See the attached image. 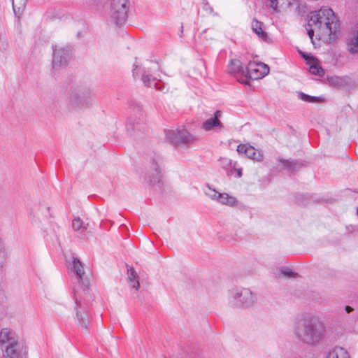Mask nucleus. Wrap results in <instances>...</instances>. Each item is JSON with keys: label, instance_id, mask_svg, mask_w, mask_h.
<instances>
[{"label": "nucleus", "instance_id": "1", "mask_svg": "<svg viewBox=\"0 0 358 358\" xmlns=\"http://www.w3.org/2000/svg\"><path fill=\"white\" fill-rule=\"evenodd\" d=\"M294 334L296 338L303 343L315 345L324 336L323 331L317 328L316 317L311 314H303L296 322Z\"/></svg>", "mask_w": 358, "mask_h": 358}, {"label": "nucleus", "instance_id": "2", "mask_svg": "<svg viewBox=\"0 0 358 358\" xmlns=\"http://www.w3.org/2000/svg\"><path fill=\"white\" fill-rule=\"evenodd\" d=\"M308 26L317 27L320 33V36H328L329 40L332 39L338 28L333 10L326 7L310 13Z\"/></svg>", "mask_w": 358, "mask_h": 358}, {"label": "nucleus", "instance_id": "3", "mask_svg": "<svg viewBox=\"0 0 358 358\" xmlns=\"http://www.w3.org/2000/svg\"><path fill=\"white\" fill-rule=\"evenodd\" d=\"M0 346L3 357L6 358H20L22 345L19 335L13 329L4 327L0 330Z\"/></svg>", "mask_w": 358, "mask_h": 358}, {"label": "nucleus", "instance_id": "4", "mask_svg": "<svg viewBox=\"0 0 358 358\" xmlns=\"http://www.w3.org/2000/svg\"><path fill=\"white\" fill-rule=\"evenodd\" d=\"M109 19L116 24H124L127 17L130 0H109Z\"/></svg>", "mask_w": 358, "mask_h": 358}, {"label": "nucleus", "instance_id": "5", "mask_svg": "<svg viewBox=\"0 0 358 358\" xmlns=\"http://www.w3.org/2000/svg\"><path fill=\"white\" fill-rule=\"evenodd\" d=\"M159 69V66L158 64H153L152 67L145 70L136 63H134L132 73L135 78L140 77L145 85L152 87V85L155 86V83H154L155 80H161L162 78L161 75L156 72V70Z\"/></svg>", "mask_w": 358, "mask_h": 358}, {"label": "nucleus", "instance_id": "6", "mask_svg": "<svg viewBox=\"0 0 358 358\" xmlns=\"http://www.w3.org/2000/svg\"><path fill=\"white\" fill-rule=\"evenodd\" d=\"M165 136L170 143L176 145L180 144L189 145L193 143L196 139L194 135L184 127L167 129L165 131Z\"/></svg>", "mask_w": 358, "mask_h": 358}, {"label": "nucleus", "instance_id": "7", "mask_svg": "<svg viewBox=\"0 0 358 358\" xmlns=\"http://www.w3.org/2000/svg\"><path fill=\"white\" fill-rule=\"evenodd\" d=\"M257 301L254 292H230L229 303L234 307H249Z\"/></svg>", "mask_w": 358, "mask_h": 358}, {"label": "nucleus", "instance_id": "8", "mask_svg": "<svg viewBox=\"0 0 358 358\" xmlns=\"http://www.w3.org/2000/svg\"><path fill=\"white\" fill-rule=\"evenodd\" d=\"M71 58V50L69 48L55 45L52 54V67L59 69L65 66Z\"/></svg>", "mask_w": 358, "mask_h": 358}, {"label": "nucleus", "instance_id": "9", "mask_svg": "<svg viewBox=\"0 0 358 358\" xmlns=\"http://www.w3.org/2000/svg\"><path fill=\"white\" fill-rule=\"evenodd\" d=\"M206 194L212 200L222 205L232 207L236 206L238 203V201L234 196L229 195L227 193L218 192L209 186L207 187Z\"/></svg>", "mask_w": 358, "mask_h": 358}, {"label": "nucleus", "instance_id": "10", "mask_svg": "<svg viewBox=\"0 0 358 358\" xmlns=\"http://www.w3.org/2000/svg\"><path fill=\"white\" fill-rule=\"evenodd\" d=\"M269 73L268 66L262 62H250L246 69V76L253 80L260 79Z\"/></svg>", "mask_w": 358, "mask_h": 358}, {"label": "nucleus", "instance_id": "11", "mask_svg": "<svg viewBox=\"0 0 358 358\" xmlns=\"http://www.w3.org/2000/svg\"><path fill=\"white\" fill-rule=\"evenodd\" d=\"M237 152L245 155L247 157L257 162L264 160V155L262 150H257L248 144H241L237 147Z\"/></svg>", "mask_w": 358, "mask_h": 358}, {"label": "nucleus", "instance_id": "12", "mask_svg": "<svg viewBox=\"0 0 358 358\" xmlns=\"http://www.w3.org/2000/svg\"><path fill=\"white\" fill-rule=\"evenodd\" d=\"M92 92L89 89H76L72 92L71 99L77 105H87L92 102Z\"/></svg>", "mask_w": 358, "mask_h": 358}, {"label": "nucleus", "instance_id": "13", "mask_svg": "<svg viewBox=\"0 0 358 358\" xmlns=\"http://www.w3.org/2000/svg\"><path fill=\"white\" fill-rule=\"evenodd\" d=\"M148 182L151 185H155L161 181L162 172L159 161L153 159L151 162V166L147 172Z\"/></svg>", "mask_w": 358, "mask_h": 358}, {"label": "nucleus", "instance_id": "14", "mask_svg": "<svg viewBox=\"0 0 358 358\" xmlns=\"http://www.w3.org/2000/svg\"><path fill=\"white\" fill-rule=\"evenodd\" d=\"M222 113L220 110H217L213 117L208 118L204 121L202 124V129L206 131H211L215 128H222V124L219 120L221 117Z\"/></svg>", "mask_w": 358, "mask_h": 358}, {"label": "nucleus", "instance_id": "15", "mask_svg": "<svg viewBox=\"0 0 358 358\" xmlns=\"http://www.w3.org/2000/svg\"><path fill=\"white\" fill-rule=\"evenodd\" d=\"M303 58L307 60V64L309 66V71L313 75L322 76L324 75V70L320 66L319 62L313 58L307 57L304 53L301 52Z\"/></svg>", "mask_w": 358, "mask_h": 358}, {"label": "nucleus", "instance_id": "16", "mask_svg": "<svg viewBox=\"0 0 358 358\" xmlns=\"http://www.w3.org/2000/svg\"><path fill=\"white\" fill-rule=\"evenodd\" d=\"M76 303L77 307V320L79 322L80 327L83 329L87 330L89 324L87 313L84 309H81V304L79 301L76 300Z\"/></svg>", "mask_w": 358, "mask_h": 358}, {"label": "nucleus", "instance_id": "17", "mask_svg": "<svg viewBox=\"0 0 358 358\" xmlns=\"http://www.w3.org/2000/svg\"><path fill=\"white\" fill-rule=\"evenodd\" d=\"M346 48L350 54L358 55V30L349 36Z\"/></svg>", "mask_w": 358, "mask_h": 358}, {"label": "nucleus", "instance_id": "18", "mask_svg": "<svg viewBox=\"0 0 358 358\" xmlns=\"http://www.w3.org/2000/svg\"><path fill=\"white\" fill-rule=\"evenodd\" d=\"M326 358H351V357L346 349L340 346H336L329 350Z\"/></svg>", "mask_w": 358, "mask_h": 358}, {"label": "nucleus", "instance_id": "19", "mask_svg": "<svg viewBox=\"0 0 358 358\" xmlns=\"http://www.w3.org/2000/svg\"><path fill=\"white\" fill-rule=\"evenodd\" d=\"M227 71L230 74L235 76L245 73L241 61L237 59H234L230 61L228 64Z\"/></svg>", "mask_w": 358, "mask_h": 358}, {"label": "nucleus", "instance_id": "20", "mask_svg": "<svg viewBox=\"0 0 358 358\" xmlns=\"http://www.w3.org/2000/svg\"><path fill=\"white\" fill-rule=\"evenodd\" d=\"M88 227L89 223L82 220L79 217H76L72 220V228L79 234H83Z\"/></svg>", "mask_w": 358, "mask_h": 358}, {"label": "nucleus", "instance_id": "21", "mask_svg": "<svg viewBox=\"0 0 358 358\" xmlns=\"http://www.w3.org/2000/svg\"><path fill=\"white\" fill-rule=\"evenodd\" d=\"M71 270L78 279L83 280L85 271L83 266L78 259L73 258Z\"/></svg>", "mask_w": 358, "mask_h": 358}, {"label": "nucleus", "instance_id": "22", "mask_svg": "<svg viewBox=\"0 0 358 358\" xmlns=\"http://www.w3.org/2000/svg\"><path fill=\"white\" fill-rule=\"evenodd\" d=\"M252 29L253 31L262 40L267 41L268 39L267 34L262 29V24L254 20L252 22Z\"/></svg>", "mask_w": 358, "mask_h": 358}, {"label": "nucleus", "instance_id": "23", "mask_svg": "<svg viewBox=\"0 0 358 358\" xmlns=\"http://www.w3.org/2000/svg\"><path fill=\"white\" fill-rule=\"evenodd\" d=\"M26 3L27 0H12L13 12L18 18L20 17V15L24 10Z\"/></svg>", "mask_w": 358, "mask_h": 358}, {"label": "nucleus", "instance_id": "24", "mask_svg": "<svg viewBox=\"0 0 358 358\" xmlns=\"http://www.w3.org/2000/svg\"><path fill=\"white\" fill-rule=\"evenodd\" d=\"M127 275L131 287L132 289H138L139 287L138 274L132 267L127 268Z\"/></svg>", "mask_w": 358, "mask_h": 358}, {"label": "nucleus", "instance_id": "25", "mask_svg": "<svg viewBox=\"0 0 358 358\" xmlns=\"http://www.w3.org/2000/svg\"><path fill=\"white\" fill-rule=\"evenodd\" d=\"M328 82L331 86L341 87L344 85L345 79L343 77L334 76L328 78Z\"/></svg>", "mask_w": 358, "mask_h": 358}, {"label": "nucleus", "instance_id": "26", "mask_svg": "<svg viewBox=\"0 0 358 358\" xmlns=\"http://www.w3.org/2000/svg\"><path fill=\"white\" fill-rule=\"evenodd\" d=\"M279 164L278 168L280 170H290L294 166V162L285 159H279Z\"/></svg>", "mask_w": 358, "mask_h": 358}, {"label": "nucleus", "instance_id": "27", "mask_svg": "<svg viewBox=\"0 0 358 358\" xmlns=\"http://www.w3.org/2000/svg\"><path fill=\"white\" fill-rule=\"evenodd\" d=\"M6 262V253L2 243L0 241V272L3 270Z\"/></svg>", "mask_w": 358, "mask_h": 358}, {"label": "nucleus", "instance_id": "28", "mask_svg": "<svg viewBox=\"0 0 358 358\" xmlns=\"http://www.w3.org/2000/svg\"><path fill=\"white\" fill-rule=\"evenodd\" d=\"M298 96L300 99L306 102H315L320 99V97L310 96L303 92H298Z\"/></svg>", "mask_w": 358, "mask_h": 358}, {"label": "nucleus", "instance_id": "29", "mask_svg": "<svg viewBox=\"0 0 358 358\" xmlns=\"http://www.w3.org/2000/svg\"><path fill=\"white\" fill-rule=\"evenodd\" d=\"M220 161L224 168L235 166V164H233L232 161L227 157H221Z\"/></svg>", "mask_w": 358, "mask_h": 358}, {"label": "nucleus", "instance_id": "30", "mask_svg": "<svg viewBox=\"0 0 358 358\" xmlns=\"http://www.w3.org/2000/svg\"><path fill=\"white\" fill-rule=\"evenodd\" d=\"M314 27L312 28V27H310V29H308L307 31H308V36L310 37V40L313 41V35H314V32L316 31L317 32V35L320 37V38H326L327 36H320V31L318 30V29L317 28V27H315L313 26Z\"/></svg>", "mask_w": 358, "mask_h": 358}, {"label": "nucleus", "instance_id": "31", "mask_svg": "<svg viewBox=\"0 0 358 358\" xmlns=\"http://www.w3.org/2000/svg\"><path fill=\"white\" fill-rule=\"evenodd\" d=\"M280 272L284 276L288 278H294L296 275L291 269L286 268H281Z\"/></svg>", "mask_w": 358, "mask_h": 358}, {"label": "nucleus", "instance_id": "32", "mask_svg": "<svg viewBox=\"0 0 358 358\" xmlns=\"http://www.w3.org/2000/svg\"><path fill=\"white\" fill-rule=\"evenodd\" d=\"M236 171L238 177L241 178L242 176V169H238Z\"/></svg>", "mask_w": 358, "mask_h": 358}, {"label": "nucleus", "instance_id": "33", "mask_svg": "<svg viewBox=\"0 0 358 358\" xmlns=\"http://www.w3.org/2000/svg\"><path fill=\"white\" fill-rule=\"evenodd\" d=\"M345 309V311L348 313L353 310V308L349 306H346Z\"/></svg>", "mask_w": 358, "mask_h": 358}, {"label": "nucleus", "instance_id": "34", "mask_svg": "<svg viewBox=\"0 0 358 358\" xmlns=\"http://www.w3.org/2000/svg\"><path fill=\"white\" fill-rule=\"evenodd\" d=\"M238 81H239L240 83H243V84H245V85H246V84H248V82L245 79V80H238Z\"/></svg>", "mask_w": 358, "mask_h": 358}, {"label": "nucleus", "instance_id": "35", "mask_svg": "<svg viewBox=\"0 0 358 358\" xmlns=\"http://www.w3.org/2000/svg\"><path fill=\"white\" fill-rule=\"evenodd\" d=\"M46 210H47V215H45L46 217H50V209H49V207H46Z\"/></svg>", "mask_w": 358, "mask_h": 358}]
</instances>
